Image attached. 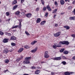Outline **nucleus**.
<instances>
[{
	"label": "nucleus",
	"instance_id": "1",
	"mask_svg": "<svg viewBox=\"0 0 75 75\" xmlns=\"http://www.w3.org/2000/svg\"><path fill=\"white\" fill-rule=\"evenodd\" d=\"M69 44V42H68V41H61L59 43V44L60 45H62V44H66V45H68Z\"/></svg>",
	"mask_w": 75,
	"mask_h": 75
},
{
	"label": "nucleus",
	"instance_id": "2",
	"mask_svg": "<svg viewBox=\"0 0 75 75\" xmlns=\"http://www.w3.org/2000/svg\"><path fill=\"white\" fill-rule=\"evenodd\" d=\"M61 35V32H58L57 33H56L54 34V36L55 37H57L60 35Z\"/></svg>",
	"mask_w": 75,
	"mask_h": 75
},
{
	"label": "nucleus",
	"instance_id": "3",
	"mask_svg": "<svg viewBox=\"0 0 75 75\" xmlns=\"http://www.w3.org/2000/svg\"><path fill=\"white\" fill-rule=\"evenodd\" d=\"M37 47L35 48L34 49L31 50V52L32 53H35V52L37 50Z\"/></svg>",
	"mask_w": 75,
	"mask_h": 75
},
{
	"label": "nucleus",
	"instance_id": "4",
	"mask_svg": "<svg viewBox=\"0 0 75 75\" xmlns=\"http://www.w3.org/2000/svg\"><path fill=\"white\" fill-rule=\"evenodd\" d=\"M16 40V38L13 36L11 37L10 40Z\"/></svg>",
	"mask_w": 75,
	"mask_h": 75
},
{
	"label": "nucleus",
	"instance_id": "5",
	"mask_svg": "<svg viewBox=\"0 0 75 75\" xmlns=\"http://www.w3.org/2000/svg\"><path fill=\"white\" fill-rule=\"evenodd\" d=\"M54 60H57V61H59V60H60L61 59V57H55L54 58Z\"/></svg>",
	"mask_w": 75,
	"mask_h": 75
},
{
	"label": "nucleus",
	"instance_id": "6",
	"mask_svg": "<svg viewBox=\"0 0 75 75\" xmlns=\"http://www.w3.org/2000/svg\"><path fill=\"white\" fill-rule=\"evenodd\" d=\"M26 16L28 18H30L31 17V14L28 13L26 15Z\"/></svg>",
	"mask_w": 75,
	"mask_h": 75
},
{
	"label": "nucleus",
	"instance_id": "7",
	"mask_svg": "<svg viewBox=\"0 0 75 75\" xmlns=\"http://www.w3.org/2000/svg\"><path fill=\"white\" fill-rule=\"evenodd\" d=\"M41 19H40V18H38L37 19L36 23H40L41 22Z\"/></svg>",
	"mask_w": 75,
	"mask_h": 75
},
{
	"label": "nucleus",
	"instance_id": "8",
	"mask_svg": "<svg viewBox=\"0 0 75 75\" xmlns=\"http://www.w3.org/2000/svg\"><path fill=\"white\" fill-rule=\"evenodd\" d=\"M47 8L48 10H49V11H51V10H51V8H50L49 5H47Z\"/></svg>",
	"mask_w": 75,
	"mask_h": 75
},
{
	"label": "nucleus",
	"instance_id": "9",
	"mask_svg": "<svg viewBox=\"0 0 75 75\" xmlns=\"http://www.w3.org/2000/svg\"><path fill=\"white\" fill-rule=\"evenodd\" d=\"M65 3V2H64V1L63 0H61L60 1V4L62 5H64Z\"/></svg>",
	"mask_w": 75,
	"mask_h": 75
},
{
	"label": "nucleus",
	"instance_id": "10",
	"mask_svg": "<svg viewBox=\"0 0 75 75\" xmlns=\"http://www.w3.org/2000/svg\"><path fill=\"white\" fill-rule=\"evenodd\" d=\"M29 63H30V61H29L26 60H25V61H24L23 62V63L24 64H29Z\"/></svg>",
	"mask_w": 75,
	"mask_h": 75
},
{
	"label": "nucleus",
	"instance_id": "11",
	"mask_svg": "<svg viewBox=\"0 0 75 75\" xmlns=\"http://www.w3.org/2000/svg\"><path fill=\"white\" fill-rule=\"evenodd\" d=\"M8 40L7 39H4V40L3 41V42H4V43H6V42H8Z\"/></svg>",
	"mask_w": 75,
	"mask_h": 75
},
{
	"label": "nucleus",
	"instance_id": "12",
	"mask_svg": "<svg viewBox=\"0 0 75 75\" xmlns=\"http://www.w3.org/2000/svg\"><path fill=\"white\" fill-rule=\"evenodd\" d=\"M37 41H33L31 43V45H34V44H35V43H37Z\"/></svg>",
	"mask_w": 75,
	"mask_h": 75
},
{
	"label": "nucleus",
	"instance_id": "13",
	"mask_svg": "<svg viewBox=\"0 0 75 75\" xmlns=\"http://www.w3.org/2000/svg\"><path fill=\"white\" fill-rule=\"evenodd\" d=\"M18 7V5H16L13 7V10H15V9H16L17 8V7Z\"/></svg>",
	"mask_w": 75,
	"mask_h": 75
},
{
	"label": "nucleus",
	"instance_id": "14",
	"mask_svg": "<svg viewBox=\"0 0 75 75\" xmlns=\"http://www.w3.org/2000/svg\"><path fill=\"white\" fill-rule=\"evenodd\" d=\"M31 57H27L25 58V59L26 61H28V60H30V59H31Z\"/></svg>",
	"mask_w": 75,
	"mask_h": 75
},
{
	"label": "nucleus",
	"instance_id": "15",
	"mask_svg": "<svg viewBox=\"0 0 75 75\" xmlns=\"http://www.w3.org/2000/svg\"><path fill=\"white\" fill-rule=\"evenodd\" d=\"M23 51V48H20L19 49L18 52L20 53V52H21L22 51Z\"/></svg>",
	"mask_w": 75,
	"mask_h": 75
},
{
	"label": "nucleus",
	"instance_id": "16",
	"mask_svg": "<svg viewBox=\"0 0 75 75\" xmlns=\"http://www.w3.org/2000/svg\"><path fill=\"white\" fill-rule=\"evenodd\" d=\"M46 22V21H42L41 23L40 24L42 25H44V24Z\"/></svg>",
	"mask_w": 75,
	"mask_h": 75
},
{
	"label": "nucleus",
	"instance_id": "17",
	"mask_svg": "<svg viewBox=\"0 0 75 75\" xmlns=\"http://www.w3.org/2000/svg\"><path fill=\"white\" fill-rule=\"evenodd\" d=\"M40 72V70H36L35 73V74H38Z\"/></svg>",
	"mask_w": 75,
	"mask_h": 75
},
{
	"label": "nucleus",
	"instance_id": "18",
	"mask_svg": "<svg viewBox=\"0 0 75 75\" xmlns=\"http://www.w3.org/2000/svg\"><path fill=\"white\" fill-rule=\"evenodd\" d=\"M69 19H70V20H75V16L73 17H70L69 18Z\"/></svg>",
	"mask_w": 75,
	"mask_h": 75
},
{
	"label": "nucleus",
	"instance_id": "19",
	"mask_svg": "<svg viewBox=\"0 0 75 75\" xmlns=\"http://www.w3.org/2000/svg\"><path fill=\"white\" fill-rule=\"evenodd\" d=\"M8 52V50H4L3 51V52H4V53H6V54H7Z\"/></svg>",
	"mask_w": 75,
	"mask_h": 75
},
{
	"label": "nucleus",
	"instance_id": "20",
	"mask_svg": "<svg viewBox=\"0 0 75 75\" xmlns=\"http://www.w3.org/2000/svg\"><path fill=\"white\" fill-rule=\"evenodd\" d=\"M57 11V9H56L55 10H53L52 12V13H56Z\"/></svg>",
	"mask_w": 75,
	"mask_h": 75
},
{
	"label": "nucleus",
	"instance_id": "21",
	"mask_svg": "<svg viewBox=\"0 0 75 75\" xmlns=\"http://www.w3.org/2000/svg\"><path fill=\"white\" fill-rule=\"evenodd\" d=\"M4 62L5 63H8V62H9V60L7 59H6L5 60Z\"/></svg>",
	"mask_w": 75,
	"mask_h": 75
},
{
	"label": "nucleus",
	"instance_id": "22",
	"mask_svg": "<svg viewBox=\"0 0 75 75\" xmlns=\"http://www.w3.org/2000/svg\"><path fill=\"white\" fill-rule=\"evenodd\" d=\"M45 58H47L50 57L49 56V55L48 54H46L45 55H44Z\"/></svg>",
	"mask_w": 75,
	"mask_h": 75
},
{
	"label": "nucleus",
	"instance_id": "23",
	"mask_svg": "<svg viewBox=\"0 0 75 75\" xmlns=\"http://www.w3.org/2000/svg\"><path fill=\"white\" fill-rule=\"evenodd\" d=\"M64 28H66L67 30H69V27L68 26H64Z\"/></svg>",
	"mask_w": 75,
	"mask_h": 75
},
{
	"label": "nucleus",
	"instance_id": "24",
	"mask_svg": "<svg viewBox=\"0 0 75 75\" xmlns=\"http://www.w3.org/2000/svg\"><path fill=\"white\" fill-rule=\"evenodd\" d=\"M64 74H65V75H70V73H69L68 72H65Z\"/></svg>",
	"mask_w": 75,
	"mask_h": 75
},
{
	"label": "nucleus",
	"instance_id": "25",
	"mask_svg": "<svg viewBox=\"0 0 75 75\" xmlns=\"http://www.w3.org/2000/svg\"><path fill=\"white\" fill-rule=\"evenodd\" d=\"M20 60H21V59L20 58H18L16 60V62H19V61H20Z\"/></svg>",
	"mask_w": 75,
	"mask_h": 75
},
{
	"label": "nucleus",
	"instance_id": "26",
	"mask_svg": "<svg viewBox=\"0 0 75 75\" xmlns=\"http://www.w3.org/2000/svg\"><path fill=\"white\" fill-rule=\"evenodd\" d=\"M17 3V1L16 0H15L12 3V4H15Z\"/></svg>",
	"mask_w": 75,
	"mask_h": 75
},
{
	"label": "nucleus",
	"instance_id": "27",
	"mask_svg": "<svg viewBox=\"0 0 75 75\" xmlns=\"http://www.w3.org/2000/svg\"><path fill=\"white\" fill-rule=\"evenodd\" d=\"M56 46L57 47H61V46L60 45L58 44H56Z\"/></svg>",
	"mask_w": 75,
	"mask_h": 75
},
{
	"label": "nucleus",
	"instance_id": "28",
	"mask_svg": "<svg viewBox=\"0 0 75 75\" xmlns=\"http://www.w3.org/2000/svg\"><path fill=\"white\" fill-rule=\"evenodd\" d=\"M21 22H20L19 23V24L18 25V28H21Z\"/></svg>",
	"mask_w": 75,
	"mask_h": 75
},
{
	"label": "nucleus",
	"instance_id": "29",
	"mask_svg": "<svg viewBox=\"0 0 75 75\" xmlns=\"http://www.w3.org/2000/svg\"><path fill=\"white\" fill-rule=\"evenodd\" d=\"M63 53L64 54H68V52L65 51Z\"/></svg>",
	"mask_w": 75,
	"mask_h": 75
},
{
	"label": "nucleus",
	"instance_id": "30",
	"mask_svg": "<svg viewBox=\"0 0 75 75\" xmlns=\"http://www.w3.org/2000/svg\"><path fill=\"white\" fill-rule=\"evenodd\" d=\"M41 1V2L43 5H44V3L45 2H44V0H40Z\"/></svg>",
	"mask_w": 75,
	"mask_h": 75
},
{
	"label": "nucleus",
	"instance_id": "31",
	"mask_svg": "<svg viewBox=\"0 0 75 75\" xmlns=\"http://www.w3.org/2000/svg\"><path fill=\"white\" fill-rule=\"evenodd\" d=\"M24 47L25 48H26V49H27L28 48H30V47L28 46H24Z\"/></svg>",
	"mask_w": 75,
	"mask_h": 75
},
{
	"label": "nucleus",
	"instance_id": "32",
	"mask_svg": "<svg viewBox=\"0 0 75 75\" xmlns=\"http://www.w3.org/2000/svg\"><path fill=\"white\" fill-rule=\"evenodd\" d=\"M48 55V52L47 51H45V53L44 55Z\"/></svg>",
	"mask_w": 75,
	"mask_h": 75
},
{
	"label": "nucleus",
	"instance_id": "33",
	"mask_svg": "<svg viewBox=\"0 0 75 75\" xmlns=\"http://www.w3.org/2000/svg\"><path fill=\"white\" fill-rule=\"evenodd\" d=\"M65 50V49L63 48L61 50H60V52H62L64 50Z\"/></svg>",
	"mask_w": 75,
	"mask_h": 75
},
{
	"label": "nucleus",
	"instance_id": "34",
	"mask_svg": "<svg viewBox=\"0 0 75 75\" xmlns=\"http://www.w3.org/2000/svg\"><path fill=\"white\" fill-rule=\"evenodd\" d=\"M18 27V25L14 26L12 27V28H17Z\"/></svg>",
	"mask_w": 75,
	"mask_h": 75
},
{
	"label": "nucleus",
	"instance_id": "35",
	"mask_svg": "<svg viewBox=\"0 0 75 75\" xmlns=\"http://www.w3.org/2000/svg\"><path fill=\"white\" fill-rule=\"evenodd\" d=\"M20 12L19 11H18L16 12V13H15L16 14V15H18L19 14H20Z\"/></svg>",
	"mask_w": 75,
	"mask_h": 75
},
{
	"label": "nucleus",
	"instance_id": "36",
	"mask_svg": "<svg viewBox=\"0 0 75 75\" xmlns=\"http://www.w3.org/2000/svg\"><path fill=\"white\" fill-rule=\"evenodd\" d=\"M25 34H26L27 35H30V34L28 33V32L25 31Z\"/></svg>",
	"mask_w": 75,
	"mask_h": 75
},
{
	"label": "nucleus",
	"instance_id": "37",
	"mask_svg": "<svg viewBox=\"0 0 75 75\" xmlns=\"http://www.w3.org/2000/svg\"><path fill=\"white\" fill-rule=\"evenodd\" d=\"M62 64H63V65H66V62H65V61L62 62Z\"/></svg>",
	"mask_w": 75,
	"mask_h": 75
},
{
	"label": "nucleus",
	"instance_id": "38",
	"mask_svg": "<svg viewBox=\"0 0 75 75\" xmlns=\"http://www.w3.org/2000/svg\"><path fill=\"white\" fill-rule=\"evenodd\" d=\"M11 45L12 46H15V45H16V44L15 43L12 42V43H11Z\"/></svg>",
	"mask_w": 75,
	"mask_h": 75
},
{
	"label": "nucleus",
	"instance_id": "39",
	"mask_svg": "<svg viewBox=\"0 0 75 75\" xmlns=\"http://www.w3.org/2000/svg\"><path fill=\"white\" fill-rule=\"evenodd\" d=\"M53 47L54 49H56V48H57V46H56V45H53Z\"/></svg>",
	"mask_w": 75,
	"mask_h": 75
},
{
	"label": "nucleus",
	"instance_id": "40",
	"mask_svg": "<svg viewBox=\"0 0 75 75\" xmlns=\"http://www.w3.org/2000/svg\"><path fill=\"white\" fill-rule=\"evenodd\" d=\"M6 14L7 16H9L10 13H9V12H7L6 13Z\"/></svg>",
	"mask_w": 75,
	"mask_h": 75
},
{
	"label": "nucleus",
	"instance_id": "41",
	"mask_svg": "<svg viewBox=\"0 0 75 75\" xmlns=\"http://www.w3.org/2000/svg\"><path fill=\"white\" fill-rule=\"evenodd\" d=\"M0 34L1 35H3V34H4V33H3V32L0 31Z\"/></svg>",
	"mask_w": 75,
	"mask_h": 75
},
{
	"label": "nucleus",
	"instance_id": "42",
	"mask_svg": "<svg viewBox=\"0 0 75 75\" xmlns=\"http://www.w3.org/2000/svg\"><path fill=\"white\" fill-rule=\"evenodd\" d=\"M46 9H47V8H46L45 7H44V8H43V11H45V10H46Z\"/></svg>",
	"mask_w": 75,
	"mask_h": 75
},
{
	"label": "nucleus",
	"instance_id": "43",
	"mask_svg": "<svg viewBox=\"0 0 75 75\" xmlns=\"http://www.w3.org/2000/svg\"><path fill=\"white\" fill-rule=\"evenodd\" d=\"M21 14L22 16H24L25 15V13H24V12H22L21 13Z\"/></svg>",
	"mask_w": 75,
	"mask_h": 75
},
{
	"label": "nucleus",
	"instance_id": "44",
	"mask_svg": "<svg viewBox=\"0 0 75 75\" xmlns=\"http://www.w3.org/2000/svg\"><path fill=\"white\" fill-rule=\"evenodd\" d=\"M32 69H35L36 68V67L34 66H33L31 67Z\"/></svg>",
	"mask_w": 75,
	"mask_h": 75
},
{
	"label": "nucleus",
	"instance_id": "45",
	"mask_svg": "<svg viewBox=\"0 0 75 75\" xmlns=\"http://www.w3.org/2000/svg\"><path fill=\"white\" fill-rule=\"evenodd\" d=\"M7 71H8V69H7L4 71V73H6L7 72Z\"/></svg>",
	"mask_w": 75,
	"mask_h": 75
},
{
	"label": "nucleus",
	"instance_id": "46",
	"mask_svg": "<svg viewBox=\"0 0 75 75\" xmlns=\"http://www.w3.org/2000/svg\"><path fill=\"white\" fill-rule=\"evenodd\" d=\"M6 34L8 35V36H11V34L10 33H6Z\"/></svg>",
	"mask_w": 75,
	"mask_h": 75
},
{
	"label": "nucleus",
	"instance_id": "47",
	"mask_svg": "<svg viewBox=\"0 0 75 75\" xmlns=\"http://www.w3.org/2000/svg\"><path fill=\"white\" fill-rule=\"evenodd\" d=\"M48 16V13L46 12L45 13V16H46V17H47Z\"/></svg>",
	"mask_w": 75,
	"mask_h": 75
},
{
	"label": "nucleus",
	"instance_id": "48",
	"mask_svg": "<svg viewBox=\"0 0 75 75\" xmlns=\"http://www.w3.org/2000/svg\"><path fill=\"white\" fill-rule=\"evenodd\" d=\"M62 58L63 59H66V57H64V56H62Z\"/></svg>",
	"mask_w": 75,
	"mask_h": 75
},
{
	"label": "nucleus",
	"instance_id": "49",
	"mask_svg": "<svg viewBox=\"0 0 75 75\" xmlns=\"http://www.w3.org/2000/svg\"><path fill=\"white\" fill-rule=\"evenodd\" d=\"M55 4L57 6L58 5V3H57V1H55Z\"/></svg>",
	"mask_w": 75,
	"mask_h": 75
},
{
	"label": "nucleus",
	"instance_id": "50",
	"mask_svg": "<svg viewBox=\"0 0 75 75\" xmlns=\"http://www.w3.org/2000/svg\"><path fill=\"white\" fill-rule=\"evenodd\" d=\"M39 9H40V8H37L36 9V11H38V10H39Z\"/></svg>",
	"mask_w": 75,
	"mask_h": 75
},
{
	"label": "nucleus",
	"instance_id": "51",
	"mask_svg": "<svg viewBox=\"0 0 75 75\" xmlns=\"http://www.w3.org/2000/svg\"><path fill=\"white\" fill-rule=\"evenodd\" d=\"M54 25L55 27H58V24H56Z\"/></svg>",
	"mask_w": 75,
	"mask_h": 75
},
{
	"label": "nucleus",
	"instance_id": "52",
	"mask_svg": "<svg viewBox=\"0 0 75 75\" xmlns=\"http://www.w3.org/2000/svg\"><path fill=\"white\" fill-rule=\"evenodd\" d=\"M24 0H21V3H23V2H24Z\"/></svg>",
	"mask_w": 75,
	"mask_h": 75
},
{
	"label": "nucleus",
	"instance_id": "53",
	"mask_svg": "<svg viewBox=\"0 0 75 75\" xmlns=\"http://www.w3.org/2000/svg\"><path fill=\"white\" fill-rule=\"evenodd\" d=\"M72 37H75V34H73L72 35Z\"/></svg>",
	"mask_w": 75,
	"mask_h": 75
},
{
	"label": "nucleus",
	"instance_id": "54",
	"mask_svg": "<svg viewBox=\"0 0 75 75\" xmlns=\"http://www.w3.org/2000/svg\"><path fill=\"white\" fill-rule=\"evenodd\" d=\"M71 6H69L68 7V9H71Z\"/></svg>",
	"mask_w": 75,
	"mask_h": 75
},
{
	"label": "nucleus",
	"instance_id": "55",
	"mask_svg": "<svg viewBox=\"0 0 75 75\" xmlns=\"http://www.w3.org/2000/svg\"><path fill=\"white\" fill-rule=\"evenodd\" d=\"M23 57L22 56H21L20 57V58H21V60L23 59Z\"/></svg>",
	"mask_w": 75,
	"mask_h": 75
},
{
	"label": "nucleus",
	"instance_id": "56",
	"mask_svg": "<svg viewBox=\"0 0 75 75\" xmlns=\"http://www.w3.org/2000/svg\"><path fill=\"white\" fill-rule=\"evenodd\" d=\"M75 0L74 1H73V4H75Z\"/></svg>",
	"mask_w": 75,
	"mask_h": 75
},
{
	"label": "nucleus",
	"instance_id": "57",
	"mask_svg": "<svg viewBox=\"0 0 75 75\" xmlns=\"http://www.w3.org/2000/svg\"><path fill=\"white\" fill-rule=\"evenodd\" d=\"M56 16H57V15H54V18H55V17H56Z\"/></svg>",
	"mask_w": 75,
	"mask_h": 75
},
{
	"label": "nucleus",
	"instance_id": "58",
	"mask_svg": "<svg viewBox=\"0 0 75 75\" xmlns=\"http://www.w3.org/2000/svg\"><path fill=\"white\" fill-rule=\"evenodd\" d=\"M37 68L38 69H41V68H40V67H37Z\"/></svg>",
	"mask_w": 75,
	"mask_h": 75
},
{
	"label": "nucleus",
	"instance_id": "59",
	"mask_svg": "<svg viewBox=\"0 0 75 75\" xmlns=\"http://www.w3.org/2000/svg\"><path fill=\"white\" fill-rule=\"evenodd\" d=\"M73 59H75V56H74L73 58Z\"/></svg>",
	"mask_w": 75,
	"mask_h": 75
},
{
	"label": "nucleus",
	"instance_id": "60",
	"mask_svg": "<svg viewBox=\"0 0 75 75\" xmlns=\"http://www.w3.org/2000/svg\"><path fill=\"white\" fill-rule=\"evenodd\" d=\"M43 63H44V62H41V64H43Z\"/></svg>",
	"mask_w": 75,
	"mask_h": 75
},
{
	"label": "nucleus",
	"instance_id": "61",
	"mask_svg": "<svg viewBox=\"0 0 75 75\" xmlns=\"http://www.w3.org/2000/svg\"><path fill=\"white\" fill-rule=\"evenodd\" d=\"M61 14H64V13H61Z\"/></svg>",
	"mask_w": 75,
	"mask_h": 75
},
{
	"label": "nucleus",
	"instance_id": "62",
	"mask_svg": "<svg viewBox=\"0 0 75 75\" xmlns=\"http://www.w3.org/2000/svg\"><path fill=\"white\" fill-rule=\"evenodd\" d=\"M10 18H9V19H8V21H10Z\"/></svg>",
	"mask_w": 75,
	"mask_h": 75
},
{
	"label": "nucleus",
	"instance_id": "63",
	"mask_svg": "<svg viewBox=\"0 0 75 75\" xmlns=\"http://www.w3.org/2000/svg\"><path fill=\"white\" fill-rule=\"evenodd\" d=\"M9 51H10V52H12V50H9Z\"/></svg>",
	"mask_w": 75,
	"mask_h": 75
},
{
	"label": "nucleus",
	"instance_id": "64",
	"mask_svg": "<svg viewBox=\"0 0 75 75\" xmlns=\"http://www.w3.org/2000/svg\"><path fill=\"white\" fill-rule=\"evenodd\" d=\"M68 0H65V1H67Z\"/></svg>",
	"mask_w": 75,
	"mask_h": 75
}]
</instances>
